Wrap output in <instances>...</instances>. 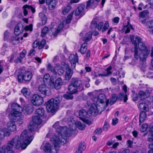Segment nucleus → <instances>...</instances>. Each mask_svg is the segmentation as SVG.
<instances>
[{"instance_id": "obj_59", "label": "nucleus", "mask_w": 153, "mask_h": 153, "mask_svg": "<svg viewBox=\"0 0 153 153\" xmlns=\"http://www.w3.org/2000/svg\"><path fill=\"white\" fill-rule=\"evenodd\" d=\"M8 47L6 43H4L3 45V47L2 48L1 50L4 53L5 51H6L7 50V49Z\"/></svg>"}, {"instance_id": "obj_55", "label": "nucleus", "mask_w": 153, "mask_h": 153, "mask_svg": "<svg viewBox=\"0 0 153 153\" xmlns=\"http://www.w3.org/2000/svg\"><path fill=\"white\" fill-rule=\"evenodd\" d=\"M46 43V40L45 39L42 40L40 42H39V49H40L42 48Z\"/></svg>"}, {"instance_id": "obj_5", "label": "nucleus", "mask_w": 153, "mask_h": 153, "mask_svg": "<svg viewBox=\"0 0 153 153\" xmlns=\"http://www.w3.org/2000/svg\"><path fill=\"white\" fill-rule=\"evenodd\" d=\"M62 99L60 96L56 97L54 99H51L46 102V108L48 112H53L58 107V104Z\"/></svg>"}, {"instance_id": "obj_52", "label": "nucleus", "mask_w": 153, "mask_h": 153, "mask_svg": "<svg viewBox=\"0 0 153 153\" xmlns=\"http://www.w3.org/2000/svg\"><path fill=\"white\" fill-rule=\"evenodd\" d=\"M10 33L8 30H6L4 33V40H7L10 35Z\"/></svg>"}, {"instance_id": "obj_35", "label": "nucleus", "mask_w": 153, "mask_h": 153, "mask_svg": "<svg viewBox=\"0 0 153 153\" xmlns=\"http://www.w3.org/2000/svg\"><path fill=\"white\" fill-rule=\"evenodd\" d=\"M39 16L41 19L42 25H45L47 22V18L46 16L42 12L39 13Z\"/></svg>"}, {"instance_id": "obj_12", "label": "nucleus", "mask_w": 153, "mask_h": 153, "mask_svg": "<svg viewBox=\"0 0 153 153\" xmlns=\"http://www.w3.org/2000/svg\"><path fill=\"white\" fill-rule=\"evenodd\" d=\"M46 84H44L39 85L38 89L42 94L45 96H49L51 94V90L50 88L47 86Z\"/></svg>"}, {"instance_id": "obj_56", "label": "nucleus", "mask_w": 153, "mask_h": 153, "mask_svg": "<svg viewBox=\"0 0 153 153\" xmlns=\"http://www.w3.org/2000/svg\"><path fill=\"white\" fill-rule=\"evenodd\" d=\"M39 42L37 40H36L33 43V48H35L38 47L39 49Z\"/></svg>"}, {"instance_id": "obj_61", "label": "nucleus", "mask_w": 153, "mask_h": 153, "mask_svg": "<svg viewBox=\"0 0 153 153\" xmlns=\"http://www.w3.org/2000/svg\"><path fill=\"white\" fill-rule=\"evenodd\" d=\"M102 131V129L101 128H98L95 130L94 133L95 134L99 135L101 133Z\"/></svg>"}, {"instance_id": "obj_50", "label": "nucleus", "mask_w": 153, "mask_h": 153, "mask_svg": "<svg viewBox=\"0 0 153 153\" xmlns=\"http://www.w3.org/2000/svg\"><path fill=\"white\" fill-rule=\"evenodd\" d=\"M148 128V125L146 124H143L140 128V131L141 132H144L146 131Z\"/></svg>"}, {"instance_id": "obj_16", "label": "nucleus", "mask_w": 153, "mask_h": 153, "mask_svg": "<svg viewBox=\"0 0 153 153\" xmlns=\"http://www.w3.org/2000/svg\"><path fill=\"white\" fill-rule=\"evenodd\" d=\"M69 59L71 64V67L73 69H74L76 65V63L78 62V57L77 53L75 54H71L69 57Z\"/></svg>"}, {"instance_id": "obj_18", "label": "nucleus", "mask_w": 153, "mask_h": 153, "mask_svg": "<svg viewBox=\"0 0 153 153\" xmlns=\"http://www.w3.org/2000/svg\"><path fill=\"white\" fill-rule=\"evenodd\" d=\"M21 77L22 79L27 81H29L31 80L32 77L31 73L29 71H25L22 76H19L18 79L19 80L20 77Z\"/></svg>"}, {"instance_id": "obj_40", "label": "nucleus", "mask_w": 153, "mask_h": 153, "mask_svg": "<svg viewBox=\"0 0 153 153\" xmlns=\"http://www.w3.org/2000/svg\"><path fill=\"white\" fill-rule=\"evenodd\" d=\"M76 126L79 128V129L82 130H83L86 126L84 124H82L81 122L77 121L75 122Z\"/></svg>"}, {"instance_id": "obj_2", "label": "nucleus", "mask_w": 153, "mask_h": 153, "mask_svg": "<svg viewBox=\"0 0 153 153\" xmlns=\"http://www.w3.org/2000/svg\"><path fill=\"white\" fill-rule=\"evenodd\" d=\"M21 108L20 105L17 103L10 104L8 105L6 111L9 112L11 110L8 116L10 121L8 122L7 124V130L13 132L16 130L15 122L18 120V118L19 117L22 115L21 112L18 111Z\"/></svg>"}, {"instance_id": "obj_34", "label": "nucleus", "mask_w": 153, "mask_h": 153, "mask_svg": "<svg viewBox=\"0 0 153 153\" xmlns=\"http://www.w3.org/2000/svg\"><path fill=\"white\" fill-rule=\"evenodd\" d=\"M138 108L141 111L144 110L147 112L149 110V108L148 105L144 103H140L139 105Z\"/></svg>"}, {"instance_id": "obj_25", "label": "nucleus", "mask_w": 153, "mask_h": 153, "mask_svg": "<svg viewBox=\"0 0 153 153\" xmlns=\"http://www.w3.org/2000/svg\"><path fill=\"white\" fill-rule=\"evenodd\" d=\"M47 69L48 71H50L53 74H57V67H56V65L55 67H54L51 64L48 63L47 66Z\"/></svg>"}, {"instance_id": "obj_20", "label": "nucleus", "mask_w": 153, "mask_h": 153, "mask_svg": "<svg viewBox=\"0 0 153 153\" xmlns=\"http://www.w3.org/2000/svg\"><path fill=\"white\" fill-rule=\"evenodd\" d=\"M23 8L24 9V14L25 16H26L27 15L28 13V10H31L33 13H34L36 11L35 8L31 6L28 5H24L23 7Z\"/></svg>"}, {"instance_id": "obj_57", "label": "nucleus", "mask_w": 153, "mask_h": 153, "mask_svg": "<svg viewBox=\"0 0 153 153\" xmlns=\"http://www.w3.org/2000/svg\"><path fill=\"white\" fill-rule=\"evenodd\" d=\"M86 149V146L84 145L82 143H80L78 149L81 150L82 152L84 151Z\"/></svg>"}, {"instance_id": "obj_11", "label": "nucleus", "mask_w": 153, "mask_h": 153, "mask_svg": "<svg viewBox=\"0 0 153 153\" xmlns=\"http://www.w3.org/2000/svg\"><path fill=\"white\" fill-rule=\"evenodd\" d=\"M31 102L35 106H39L42 105L44 102L43 98L38 94H34L32 97Z\"/></svg>"}, {"instance_id": "obj_30", "label": "nucleus", "mask_w": 153, "mask_h": 153, "mask_svg": "<svg viewBox=\"0 0 153 153\" xmlns=\"http://www.w3.org/2000/svg\"><path fill=\"white\" fill-rule=\"evenodd\" d=\"M88 43L87 42H85L81 45L80 49L79 50V52L82 54H84L87 50Z\"/></svg>"}, {"instance_id": "obj_45", "label": "nucleus", "mask_w": 153, "mask_h": 153, "mask_svg": "<svg viewBox=\"0 0 153 153\" xmlns=\"http://www.w3.org/2000/svg\"><path fill=\"white\" fill-rule=\"evenodd\" d=\"M48 31V28L47 27H45L41 30V36L42 37L45 36Z\"/></svg>"}, {"instance_id": "obj_15", "label": "nucleus", "mask_w": 153, "mask_h": 153, "mask_svg": "<svg viewBox=\"0 0 153 153\" xmlns=\"http://www.w3.org/2000/svg\"><path fill=\"white\" fill-rule=\"evenodd\" d=\"M62 82V79L61 78H59L56 80L55 83L54 82L51 81L49 85L51 88H55V89L58 90L61 87Z\"/></svg>"}, {"instance_id": "obj_10", "label": "nucleus", "mask_w": 153, "mask_h": 153, "mask_svg": "<svg viewBox=\"0 0 153 153\" xmlns=\"http://www.w3.org/2000/svg\"><path fill=\"white\" fill-rule=\"evenodd\" d=\"M109 102V100H106L105 95L103 94H101L97 97L96 104L97 105H100V107L104 108L105 110L108 105Z\"/></svg>"}, {"instance_id": "obj_38", "label": "nucleus", "mask_w": 153, "mask_h": 153, "mask_svg": "<svg viewBox=\"0 0 153 153\" xmlns=\"http://www.w3.org/2000/svg\"><path fill=\"white\" fill-rule=\"evenodd\" d=\"M127 99V95L126 94L123 92H122L119 94V97H118V100H124V102H126Z\"/></svg>"}, {"instance_id": "obj_24", "label": "nucleus", "mask_w": 153, "mask_h": 153, "mask_svg": "<svg viewBox=\"0 0 153 153\" xmlns=\"http://www.w3.org/2000/svg\"><path fill=\"white\" fill-rule=\"evenodd\" d=\"M112 69V67L110 66L107 68L103 73L99 74L96 77L98 76H105L111 74V71Z\"/></svg>"}, {"instance_id": "obj_7", "label": "nucleus", "mask_w": 153, "mask_h": 153, "mask_svg": "<svg viewBox=\"0 0 153 153\" xmlns=\"http://www.w3.org/2000/svg\"><path fill=\"white\" fill-rule=\"evenodd\" d=\"M138 45L134 47V57L137 59L140 58L141 61H144L146 60V59L148 57V56L149 54L150 50L148 49L146 47V50L142 51L140 50L141 51L145 52V53H142L140 55L138 53Z\"/></svg>"}, {"instance_id": "obj_32", "label": "nucleus", "mask_w": 153, "mask_h": 153, "mask_svg": "<svg viewBox=\"0 0 153 153\" xmlns=\"http://www.w3.org/2000/svg\"><path fill=\"white\" fill-rule=\"evenodd\" d=\"M146 117V114L143 111H141L139 116V123L140 124L143 123Z\"/></svg>"}, {"instance_id": "obj_14", "label": "nucleus", "mask_w": 153, "mask_h": 153, "mask_svg": "<svg viewBox=\"0 0 153 153\" xmlns=\"http://www.w3.org/2000/svg\"><path fill=\"white\" fill-rule=\"evenodd\" d=\"M33 110V105L31 104H26L23 106L22 108V112L26 115L31 114Z\"/></svg>"}, {"instance_id": "obj_9", "label": "nucleus", "mask_w": 153, "mask_h": 153, "mask_svg": "<svg viewBox=\"0 0 153 153\" xmlns=\"http://www.w3.org/2000/svg\"><path fill=\"white\" fill-rule=\"evenodd\" d=\"M130 38L132 44L134 47L138 45V48L140 50L143 51L146 50V46L142 41V39L139 36H136L135 39H134V36H131Z\"/></svg>"}, {"instance_id": "obj_21", "label": "nucleus", "mask_w": 153, "mask_h": 153, "mask_svg": "<svg viewBox=\"0 0 153 153\" xmlns=\"http://www.w3.org/2000/svg\"><path fill=\"white\" fill-rule=\"evenodd\" d=\"M85 6L83 4H81L76 9L75 15L76 16H77L80 14L82 13L84 11Z\"/></svg>"}, {"instance_id": "obj_62", "label": "nucleus", "mask_w": 153, "mask_h": 153, "mask_svg": "<svg viewBox=\"0 0 153 153\" xmlns=\"http://www.w3.org/2000/svg\"><path fill=\"white\" fill-rule=\"evenodd\" d=\"M109 127V124L106 123L105 122V123L103 126V128L104 130L107 131Z\"/></svg>"}, {"instance_id": "obj_36", "label": "nucleus", "mask_w": 153, "mask_h": 153, "mask_svg": "<svg viewBox=\"0 0 153 153\" xmlns=\"http://www.w3.org/2000/svg\"><path fill=\"white\" fill-rule=\"evenodd\" d=\"M37 125L33 122H30L28 127L29 131L31 132H33L36 129L37 127Z\"/></svg>"}, {"instance_id": "obj_6", "label": "nucleus", "mask_w": 153, "mask_h": 153, "mask_svg": "<svg viewBox=\"0 0 153 153\" xmlns=\"http://www.w3.org/2000/svg\"><path fill=\"white\" fill-rule=\"evenodd\" d=\"M100 106V105H97L94 103L91 104L88 111V115L90 116H94L98 113L101 114L104 110V108Z\"/></svg>"}, {"instance_id": "obj_17", "label": "nucleus", "mask_w": 153, "mask_h": 153, "mask_svg": "<svg viewBox=\"0 0 153 153\" xmlns=\"http://www.w3.org/2000/svg\"><path fill=\"white\" fill-rule=\"evenodd\" d=\"M66 71L65 74V78L66 80H69L71 78L73 73V71L69 68V65L67 64L66 66Z\"/></svg>"}, {"instance_id": "obj_42", "label": "nucleus", "mask_w": 153, "mask_h": 153, "mask_svg": "<svg viewBox=\"0 0 153 153\" xmlns=\"http://www.w3.org/2000/svg\"><path fill=\"white\" fill-rule=\"evenodd\" d=\"M118 99V96L115 94H113L110 100L109 103L110 105H112L114 104Z\"/></svg>"}, {"instance_id": "obj_29", "label": "nucleus", "mask_w": 153, "mask_h": 153, "mask_svg": "<svg viewBox=\"0 0 153 153\" xmlns=\"http://www.w3.org/2000/svg\"><path fill=\"white\" fill-rule=\"evenodd\" d=\"M41 148L45 152H49L51 148V145L49 143H46L45 144L43 143L41 146Z\"/></svg>"}, {"instance_id": "obj_33", "label": "nucleus", "mask_w": 153, "mask_h": 153, "mask_svg": "<svg viewBox=\"0 0 153 153\" xmlns=\"http://www.w3.org/2000/svg\"><path fill=\"white\" fill-rule=\"evenodd\" d=\"M19 38L17 36H12L9 39V42L14 45H16L19 42Z\"/></svg>"}, {"instance_id": "obj_47", "label": "nucleus", "mask_w": 153, "mask_h": 153, "mask_svg": "<svg viewBox=\"0 0 153 153\" xmlns=\"http://www.w3.org/2000/svg\"><path fill=\"white\" fill-rule=\"evenodd\" d=\"M50 76L48 74H46L44 75L43 77V81L44 84H47L48 81H50Z\"/></svg>"}, {"instance_id": "obj_1", "label": "nucleus", "mask_w": 153, "mask_h": 153, "mask_svg": "<svg viewBox=\"0 0 153 153\" xmlns=\"http://www.w3.org/2000/svg\"><path fill=\"white\" fill-rule=\"evenodd\" d=\"M33 136H30L29 133L24 130L22 133L20 137L16 136L9 141L7 145L0 147V153H13L12 149L15 148L19 149L20 147L22 149H25L33 139Z\"/></svg>"}, {"instance_id": "obj_41", "label": "nucleus", "mask_w": 153, "mask_h": 153, "mask_svg": "<svg viewBox=\"0 0 153 153\" xmlns=\"http://www.w3.org/2000/svg\"><path fill=\"white\" fill-rule=\"evenodd\" d=\"M56 67H57V74H58L60 75H62L64 72L62 67L59 64H56Z\"/></svg>"}, {"instance_id": "obj_48", "label": "nucleus", "mask_w": 153, "mask_h": 153, "mask_svg": "<svg viewBox=\"0 0 153 153\" xmlns=\"http://www.w3.org/2000/svg\"><path fill=\"white\" fill-rule=\"evenodd\" d=\"M149 12L148 10H144L140 12L139 15L140 18H144L148 14Z\"/></svg>"}, {"instance_id": "obj_26", "label": "nucleus", "mask_w": 153, "mask_h": 153, "mask_svg": "<svg viewBox=\"0 0 153 153\" xmlns=\"http://www.w3.org/2000/svg\"><path fill=\"white\" fill-rule=\"evenodd\" d=\"M9 132L7 129L0 128V139H3L5 136H9Z\"/></svg>"}, {"instance_id": "obj_22", "label": "nucleus", "mask_w": 153, "mask_h": 153, "mask_svg": "<svg viewBox=\"0 0 153 153\" xmlns=\"http://www.w3.org/2000/svg\"><path fill=\"white\" fill-rule=\"evenodd\" d=\"M97 5V3L94 0H90L87 3L86 8L89 9L90 8H94Z\"/></svg>"}, {"instance_id": "obj_53", "label": "nucleus", "mask_w": 153, "mask_h": 153, "mask_svg": "<svg viewBox=\"0 0 153 153\" xmlns=\"http://www.w3.org/2000/svg\"><path fill=\"white\" fill-rule=\"evenodd\" d=\"M146 27L148 28H152L153 27V20L148 22L146 23Z\"/></svg>"}, {"instance_id": "obj_13", "label": "nucleus", "mask_w": 153, "mask_h": 153, "mask_svg": "<svg viewBox=\"0 0 153 153\" xmlns=\"http://www.w3.org/2000/svg\"><path fill=\"white\" fill-rule=\"evenodd\" d=\"M87 114H88V111L87 112L85 110L82 109L79 112L80 119L86 124L91 125V122L87 119Z\"/></svg>"}, {"instance_id": "obj_19", "label": "nucleus", "mask_w": 153, "mask_h": 153, "mask_svg": "<svg viewBox=\"0 0 153 153\" xmlns=\"http://www.w3.org/2000/svg\"><path fill=\"white\" fill-rule=\"evenodd\" d=\"M46 3L49 5L48 8L50 10H53L56 6L57 3V0H46Z\"/></svg>"}, {"instance_id": "obj_54", "label": "nucleus", "mask_w": 153, "mask_h": 153, "mask_svg": "<svg viewBox=\"0 0 153 153\" xmlns=\"http://www.w3.org/2000/svg\"><path fill=\"white\" fill-rule=\"evenodd\" d=\"M147 140L149 141H153V132H150L148 134Z\"/></svg>"}, {"instance_id": "obj_60", "label": "nucleus", "mask_w": 153, "mask_h": 153, "mask_svg": "<svg viewBox=\"0 0 153 153\" xmlns=\"http://www.w3.org/2000/svg\"><path fill=\"white\" fill-rule=\"evenodd\" d=\"M103 25L104 23L102 22H100L98 23L97 28V29L98 30H100L102 29L103 26Z\"/></svg>"}, {"instance_id": "obj_58", "label": "nucleus", "mask_w": 153, "mask_h": 153, "mask_svg": "<svg viewBox=\"0 0 153 153\" xmlns=\"http://www.w3.org/2000/svg\"><path fill=\"white\" fill-rule=\"evenodd\" d=\"M125 29H126L125 33H129L130 31V28L132 29V26L131 25H129V27H125Z\"/></svg>"}, {"instance_id": "obj_63", "label": "nucleus", "mask_w": 153, "mask_h": 153, "mask_svg": "<svg viewBox=\"0 0 153 153\" xmlns=\"http://www.w3.org/2000/svg\"><path fill=\"white\" fill-rule=\"evenodd\" d=\"M120 20V18L118 17H114L112 21L113 22L116 24L118 23L119 22Z\"/></svg>"}, {"instance_id": "obj_51", "label": "nucleus", "mask_w": 153, "mask_h": 153, "mask_svg": "<svg viewBox=\"0 0 153 153\" xmlns=\"http://www.w3.org/2000/svg\"><path fill=\"white\" fill-rule=\"evenodd\" d=\"M109 27V24L108 22L106 21L105 23L104 27L102 30V32L103 33L108 29Z\"/></svg>"}, {"instance_id": "obj_49", "label": "nucleus", "mask_w": 153, "mask_h": 153, "mask_svg": "<svg viewBox=\"0 0 153 153\" xmlns=\"http://www.w3.org/2000/svg\"><path fill=\"white\" fill-rule=\"evenodd\" d=\"M63 97L66 99L72 100L73 98L72 94H65L63 95Z\"/></svg>"}, {"instance_id": "obj_44", "label": "nucleus", "mask_w": 153, "mask_h": 153, "mask_svg": "<svg viewBox=\"0 0 153 153\" xmlns=\"http://www.w3.org/2000/svg\"><path fill=\"white\" fill-rule=\"evenodd\" d=\"M71 8V7L69 5H68L66 7H64L62 10V13L64 15H65L67 13L69 12Z\"/></svg>"}, {"instance_id": "obj_46", "label": "nucleus", "mask_w": 153, "mask_h": 153, "mask_svg": "<svg viewBox=\"0 0 153 153\" xmlns=\"http://www.w3.org/2000/svg\"><path fill=\"white\" fill-rule=\"evenodd\" d=\"M14 33L16 36L19 35L22 33V32L20 30V28L18 25H17L16 26L14 30Z\"/></svg>"}, {"instance_id": "obj_37", "label": "nucleus", "mask_w": 153, "mask_h": 153, "mask_svg": "<svg viewBox=\"0 0 153 153\" xmlns=\"http://www.w3.org/2000/svg\"><path fill=\"white\" fill-rule=\"evenodd\" d=\"M36 113L38 116L42 117L44 116L45 111L43 108H40L36 110Z\"/></svg>"}, {"instance_id": "obj_43", "label": "nucleus", "mask_w": 153, "mask_h": 153, "mask_svg": "<svg viewBox=\"0 0 153 153\" xmlns=\"http://www.w3.org/2000/svg\"><path fill=\"white\" fill-rule=\"evenodd\" d=\"M74 13H71L67 17L65 21H64V23L65 22V24H69L71 21Z\"/></svg>"}, {"instance_id": "obj_27", "label": "nucleus", "mask_w": 153, "mask_h": 153, "mask_svg": "<svg viewBox=\"0 0 153 153\" xmlns=\"http://www.w3.org/2000/svg\"><path fill=\"white\" fill-rule=\"evenodd\" d=\"M41 117L38 116H34L33 117L32 122L36 125H40L42 122V120L40 118Z\"/></svg>"}, {"instance_id": "obj_3", "label": "nucleus", "mask_w": 153, "mask_h": 153, "mask_svg": "<svg viewBox=\"0 0 153 153\" xmlns=\"http://www.w3.org/2000/svg\"><path fill=\"white\" fill-rule=\"evenodd\" d=\"M59 122H56L53 126V128H56V130L58 134L61 136L57 137H62V136L65 137H69L71 136L72 134L74 131V130L71 127L69 128H67V127H61L59 126L58 127Z\"/></svg>"}, {"instance_id": "obj_31", "label": "nucleus", "mask_w": 153, "mask_h": 153, "mask_svg": "<svg viewBox=\"0 0 153 153\" xmlns=\"http://www.w3.org/2000/svg\"><path fill=\"white\" fill-rule=\"evenodd\" d=\"M21 92L26 98H29L30 97V92L29 89L24 88Z\"/></svg>"}, {"instance_id": "obj_28", "label": "nucleus", "mask_w": 153, "mask_h": 153, "mask_svg": "<svg viewBox=\"0 0 153 153\" xmlns=\"http://www.w3.org/2000/svg\"><path fill=\"white\" fill-rule=\"evenodd\" d=\"M26 54V50L24 49L23 50L20 54V56L17 57L16 62L22 63V59L25 56Z\"/></svg>"}, {"instance_id": "obj_64", "label": "nucleus", "mask_w": 153, "mask_h": 153, "mask_svg": "<svg viewBox=\"0 0 153 153\" xmlns=\"http://www.w3.org/2000/svg\"><path fill=\"white\" fill-rule=\"evenodd\" d=\"M118 120L116 118H115L112 119V124L113 125H115L118 122Z\"/></svg>"}, {"instance_id": "obj_8", "label": "nucleus", "mask_w": 153, "mask_h": 153, "mask_svg": "<svg viewBox=\"0 0 153 153\" xmlns=\"http://www.w3.org/2000/svg\"><path fill=\"white\" fill-rule=\"evenodd\" d=\"M82 86L81 81L73 78L71 83L68 86V90L71 94H74L78 92L77 89L80 88Z\"/></svg>"}, {"instance_id": "obj_4", "label": "nucleus", "mask_w": 153, "mask_h": 153, "mask_svg": "<svg viewBox=\"0 0 153 153\" xmlns=\"http://www.w3.org/2000/svg\"><path fill=\"white\" fill-rule=\"evenodd\" d=\"M51 141L54 145V147H52L49 152L50 153H57L60 146L64 145L66 143V139L54 136L51 138Z\"/></svg>"}, {"instance_id": "obj_39", "label": "nucleus", "mask_w": 153, "mask_h": 153, "mask_svg": "<svg viewBox=\"0 0 153 153\" xmlns=\"http://www.w3.org/2000/svg\"><path fill=\"white\" fill-rule=\"evenodd\" d=\"M92 33L90 31L86 33L84 37V40L86 42L89 41L92 38Z\"/></svg>"}, {"instance_id": "obj_23", "label": "nucleus", "mask_w": 153, "mask_h": 153, "mask_svg": "<svg viewBox=\"0 0 153 153\" xmlns=\"http://www.w3.org/2000/svg\"><path fill=\"white\" fill-rule=\"evenodd\" d=\"M149 96V94L147 91H140L138 93V97L140 98L141 100H144Z\"/></svg>"}]
</instances>
